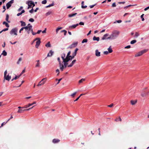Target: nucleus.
Instances as JSON below:
<instances>
[{
	"instance_id": "obj_30",
	"label": "nucleus",
	"mask_w": 149,
	"mask_h": 149,
	"mask_svg": "<svg viewBox=\"0 0 149 149\" xmlns=\"http://www.w3.org/2000/svg\"><path fill=\"white\" fill-rule=\"evenodd\" d=\"M9 17V15L8 14L6 15V20L8 22L10 23V22L8 20Z\"/></svg>"
},
{
	"instance_id": "obj_51",
	"label": "nucleus",
	"mask_w": 149,
	"mask_h": 149,
	"mask_svg": "<svg viewBox=\"0 0 149 149\" xmlns=\"http://www.w3.org/2000/svg\"><path fill=\"white\" fill-rule=\"evenodd\" d=\"M79 24L80 25H84V23L83 22H80L79 24Z\"/></svg>"
},
{
	"instance_id": "obj_47",
	"label": "nucleus",
	"mask_w": 149,
	"mask_h": 149,
	"mask_svg": "<svg viewBox=\"0 0 149 149\" xmlns=\"http://www.w3.org/2000/svg\"><path fill=\"white\" fill-rule=\"evenodd\" d=\"M109 53V52L107 51H104L103 52L104 54L106 55L108 54Z\"/></svg>"
},
{
	"instance_id": "obj_46",
	"label": "nucleus",
	"mask_w": 149,
	"mask_h": 149,
	"mask_svg": "<svg viewBox=\"0 0 149 149\" xmlns=\"http://www.w3.org/2000/svg\"><path fill=\"white\" fill-rule=\"evenodd\" d=\"M70 53H71V52H70V51H69V52H68V54H67V56H67V58H68V56H70Z\"/></svg>"
},
{
	"instance_id": "obj_19",
	"label": "nucleus",
	"mask_w": 149,
	"mask_h": 149,
	"mask_svg": "<svg viewBox=\"0 0 149 149\" xmlns=\"http://www.w3.org/2000/svg\"><path fill=\"white\" fill-rule=\"evenodd\" d=\"M109 35L108 33H106L104 34L103 36V37H102V40H104L105 39H106V37L108 36Z\"/></svg>"
},
{
	"instance_id": "obj_21",
	"label": "nucleus",
	"mask_w": 149,
	"mask_h": 149,
	"mask_svg": "<svg viewBox=\"0 0 149 149\" xmlns=\"http://www.w3.org/2000/svg\"><path fill=\"white\" fill-rule=\"evenodd\" d=\"M108 52L109 53H111L113 52V50L111 48V46H110L107 49Z\"/></svg>"
},
{
	"instance_id": "obj_31",
	"label": "nucleus",
	"mask_w": 149,
	"mask_h": 149,
	"mask_svg": "<svg viewBox=\"0 0 149 149\" xmlns=\"http://www.w3.org/2000/svg\"><path fill=\"white\" fill-rule=\"evenodd\" d=\"M27 27H22L20 29V30H19V33H21V31H22L24 29H25H25H27Z\"/></svg>"
},
{
	"instance_id": "obj_13",
	"label": "nucleus",
	"mask_w": 149,
	"mask_h": 149,
	"mask_svg": "<svg viewBox=\"0 0 149 149\" xmlns=\"http://www.w3.org/2000/svg\"><path fill=\"white\" fill-rule=\"evenodd\" d=\"M77 42H74L69 47L70 48H72L75 47L77 46Z\"/></svg>"
},
{
	"instance_id": "obj_57",
	"label": "nucleus",
	"mask_w": 149,
	"mask_h": 149,
	"mask_svg": "<svg viewBox=\"0 0 149 149\" xmlns=\"http://www.w3.org/2000/svg\"><path fill=\"white\" fill-rule=\"evenodd\" d=\"M87 6H84L83 5L81 6V8H86Z\"/></svg>"
},
{
	"instance_id": "obj_56",
	"label": "nucleus",
	"mask_w": 149,
	"mask_h": 149,
	"mask_svg": "<svg viewBox=\"0 0 149 149\" xmlns=\"http://www.w3.org/2000/svg\"><path fill=\"white\" fill-rule=\"evenodd\" d=\"M113 105V104H111L110 105H108L107 106L108 107H112Z\"/></svg>"
},
{
	"instance_id": "obj_10",
	"label": "nucleus",
	"mask_w": 149,
	"mask_h": 149,
	"mask_svg": "<svg viewBox=\"0 0 149 149\" xmlns=\"http://www.w3.org/2000/svg\"><path fill=\"white\" fill-rule=\"evenodd\" d=\"M79 25L78 24H73L72 25L70 26H69V28L70 29H72L75 28L77 26Z\"/></svg>"
},
{
	"instance_id": "obj_24",
	"label": "nucleus",
	"mask_w": 149,
	"mask_h": 149,
	"mask_svg": "<svg viewBox=\"0 0 149 149\" xmlns=\"http://www.w3.org/2000/svg\"><path fill=\"white\" fill-rule=\"evenodd\" d=\"M45 46L46 47H51V45L50 44V42H48L46 44Z\"/></svg>"
},
{
	"instance_id": "obj_5",
	"label": "nucleus",
	"mask_w": 149,
	"mask_h": 149,
	"mask_svg": "<svg viewBox=\"0 0 149 149\" xmlns=\"http://www.w3.org/2000/svg\"><path fill=\"white\" fill-rule=\"evenodd\" d=\"M25 27H27V29H25V30L27 31L28 34H29L30 33V31H32V25H30L29 26H26Z\"/></svg>"
},
{
	"instance_id": "obj_45",
	"label": "nucleus",
	"mask_w": 149,
	"mask_h": 149,
	"mask_svg": "<svg viewBox=\"0 0 149 149\" xmlns=\"http://www.w3.org/2000/svg\"><path fill=\"white\" fill-rule=\"evenodd\" d=\"M34 19H33L31 18L30 19H29V21L31 22H34Z\"/></svg>"
},
{
	"instance_id": "obj_62",
	"label": "nucleus",
	"mask_w": 149,
	"mask_h": 149,
	"mask_svg": "<svg viewBox=\"0 0 149 149\" xmlns=\"http://www.w3.org/2000/svg\"><path fill=\"white\" fill-rule=\"evenodd\" d=\"M95 5V4H94V5H90V8H93Z\"/></svg>"
},
{
	"instance_id": "obj_52",
	"label": "nucleus",
	"mask_w": 149,
	"mask_h": 149,
	"mask_svg": "<svg viewBox=\"0 0 149 149\" xmlns=\"http://www.w3.org/2000/svg\"><path fill=\"white\" fill-rule=\"evenodd\" d=\"M131 47V46L130 45H128L127 46H126L125 47V49H129Z\"/></svg>"
},
{
	"instance_id": "obj_4",
	"label": "nucleus",
	"mask_w": 149,
	"mask_h": 149,
	"mask_svg": "<svg viewBox=\"0 0 149 149\" xmlns=\"http://www.w3.org/2000/svg\"><path fill=\"white\" fill-rule=\"evenodd\" d=\"M46 81V78H43L40 81L38 84L37 86H40L43 85L45 82Z\"/></svg>"
},
{
	"instance_id": "obj_33",
	"label": "nucleus",
	"mask_w": 149,
	"mask_h": 149,
	"mask_svg": "<svg viewBox=\"0 0 149 149\" xmlns=\"http://www.w3.org/2000/svg\"><path fill=\"white\" fill-rule=\"evenodd\" d=\"M136 42V40H134L131 41L130 42V44H133L135 43Z\"/></svg>"
},
{
	"instance_id": "obj_59",
	"label": "nucleus",
	"mask_w": 149,
	"mask_h": 149,
	"mask_svg": "<svg viewBox=\"0 0 149 149\" xmlns=\"http://www.w3.org/2000/svg\"><path fill=\"white\" fill-rule=\"evenodd\" d=\"M56 72H58V73L57 74V75H59V72H60L59 70L58 69H57L56 70Z\"/></svg>"
},
{
	"instance_id": "obj_44",
	"label": "nucleus",
	"mask_w": 149,
	"mask_h": 149,
	"mask_svg": "<svg viewBox=\"0 0 149 149\" xmlns=\"http://www.w3.org/2000/svg\"><path fill=\"white\" fill-rule=\"evenodd\" d=\"M47 1L46 0H44L42 2V4H45L47 3Z\"/></svg>"
},
{
	"instance_id": "obj_7",
	"label": "nucleus",
	"mask_w": 149,
	"mask_h": 149,
	"mask_svg": "<svg viewBox=\"0 0 149 149\" xmlns=\"http://www.w3.org/2000/svg\"><path fill=\"white\" fill-rule=\"evenodd\" d=\"M14 0H11L8 2L6 4V8L8 9L11 6L12 4L14 3Z\"/></svg>"
},
{
	"instance_id": "obj_42",
	"label": "nucleus",
	"mask_w": 149,
	"mask_h": 149,
	"mask_svg": "<svg viewBox=\"0 0 149 149\" xmlns=\"http://www.w3.org/2000/svg\"><path fill=\"white\" fill-rule=\"evenodd\" d=\"M61 32H64V36H65L66 34V33H67V31H65V30H62V31H61Z\"/></svg>"
},
{
	"instance_id": "obj_1",
	"label": "nucleus",
	"mask_w": 149,
	"mask_h": 149,
	"mask_svg": "<svg viewBox=\"0 0 149 149\" xmlns=\"http://www.w3.org/2000/svg\"><path fill=\"white\" fill-rule=\"evenodd\" d=\"M119 33L120 32L119 31L117 30L113 31L112 32L109 37L107 39L111 40L115 39L118 37Z\"/></svg>"
},
{
	"instance_id": "obj_11",
	"label": "nucleus",
	"mask_w": 149,
	"mask_h": 149,
	"mask_svg": "<svg viewBox=\"0 0 149 149\" xmlns=\"http://www.w3.org/2000/svg\"><path fill=\"white\" fill-rule=\"evenodd\" d=\"M65 54H63L61 56V58L63 60V61H65L66 60L68 59H69L68 58H67V56H66V58H65Z\"/></svg>"
},
{
	"instance_id": "obj_27",
	"label": "nucleus",
	"mask_w": 149,
	"mask_h": 149,
	"mask_svg": "<svg viewBox=\"0 0 149 149\" xmlns=\"http://www.w3.org/2000/svg\"><path fill=\"white\" fill-rule=\"evenodd\" d=\"M3 24H5L6 26L7 27H9V25L8 24L5 22H3Z\"/></svg>"
},
{
	"instance_id": "obj_23",
	"label": "nucleus",
	"mask_w": 149,
	"mask_h": 149,
	"mask_svg": "<svg viewBox=\"0 0 149 149\" xmlns=\"http://www.w3.org/2000/svg\"><path fill=\"white\" fill-rule=\"evenodd\" d=\"M20 22L21 23V26H25L26 25V23L23 21H20Z\"/></svg>"
},
{
	"instance_id": "obj_61",
	"label": "nucleus",
	"mask_w": 149,
	"mask_h": 149,
	"mask_svg": "<svg viewBox=\"0 0 149 149\" xmlns=\"http://www.w3.org/2000/svg\"><path fill=\"white\" fill-rule=\"evenodd\" d=\"M29 12L30 13H33V8H32V9L29 10Z\"/></svg>"
},
{
	"instance_id": "obj_15",
	"label": "nucleus",
	"mask_w": 149,
	"mask_h": 149,
	"mask_svg": "<svg viewBox=\"0 0 149 149\" xmlns=\"http://www.w3.org/2000/svg\"><path fill=\"white\" fill-rule=\"evenodd\" d=\"M69 61V59H68L66 60L65 61H63V62H64V65H63L64 66V68H65L66 66L68 64V62Z\"/></svg>"
},
{
	"instance_id": "obj_2",
	"label": "nucleus",
	"mask_w": 149,
	"mask_h": 149,
	"mask_svg": "<svg viewBox=\"0 0 149 149\" xmlns=\"http://www.w3.org/2000/svg\"><path fill=\"white\" fill-rule=\"evenodd\" d=\"M18 31L17 28L15 27L12 29L10 31V33L12 36H17Z\"/></svg>"
},
{
	"instance_id": "obj_58",
	"label": "nucleus",
	"mask_w": 149,
	"mask_h": 149,
	"mask_svg": "<svg viewBox=\"0 0 149 149\" xmlns=\"http://www.w3.org/2000/svg\"><path fill=\"white\" fill-rule=\"evenodd\" d=\"M62 78H61V79H59L58 80V82L56 84H58L60 83V81L62 80Z\"/></svg>"
},
{
	"instance_id": "obj_12",
	"label": "nucleus",
	"mask_w": 149,
	"mask_h": 149,
	"mask_svg": "<svg viewBox=\"0 0 149 149\" xmlns=\"http://www.w3.org/2000/svg\"><path fill=\"white\" fill-rule=\"evenodd\" d=\"M95 55L96 56L99 57L100 56V52H99L98 49H96L95 51Z\"/></svg>"
},
{
	"instance_id": "obj_18",
	"label": "nucleus",
	"mask_w": 149,
	"mask_h": 149,
	"mask_svg": "<svg viewBox=\"0 0 149 149\" xmlns=\"http://www.w3.org/2000/svg\"><path fill=\"white\" fill-rule=\"evenodd\" d=\"M54 53V52L52 50H50L49 53L47 54V57L51 56Z\"/></svg>"
},
{
	"instance_id": "obj_54",
	"label": "nucleus",
	"mask_w": 149,
	"mask_h": 149,
	"mask_svg": "<svg viewBox=\"0 0 149 149\" xmlns=\"http://www.w3.org/2000/svg\"><path fill=\"white\" fill-rule=\"evenodd\" d=\"M8 28H6L4 29H3L2 30V31L3 32V31H7L8 30Z\"/></svg>"
},
{
	"instance_id": "obj_53",
	"label": "nucleus",
	"mask_w": 149,
	"mask_h": 149,
	"mask_svg": "<svg viewBox=\"0 0 149 149\" xmlns=\"http://www.w3.org/2000/svg\"><path fill=\"white\" fill-rule=\"evenodd\" d=\"M3 8L4 9V10L3 11V13H4L6 10L5 6H3Z\"/></svg>"
},
{
	"instance_id": "obj_26",
	"label": "nucleus",
	"mask_w": 149,
	"mask_h": 149,
	"mask_svg": "<svg viewBox=\"0 0 149 149\" xmlns=\"http://www.w3.org/2000/svg\"><path fill=\"white\" fill-rule=\"evenodd\" d=\"M136 102V101H134L132 100L131 101V103L132 105L135 104Z\"/></svg>"
},
{
	"instance_id": "obj_35",
	"label": "nucleus",
	"mask_w": 149,
	"mask_h": 149,
	"mask_svg": "<svg viewBox=\"0 0 149 149\" xmlns=\"http://www.w3.org/2000/svg\"><path fill=\"white\" fill-rule=\"evenodd\" d=\"M85 80V79L82 78V79H81V80H80L79 81V83H82L83 82V81H84Z\"/></svg>"
},
{
	"instance_id": "obj_39",
	"label": "nucleus",
	"mask_w": 149,
	"mask_h": 149,
	"mask_svg": "<svg viewBox=\"0 0 149 149\" xmlns=\"http://www.w3.org/2000/svg\"><path fill=\"white\" fill-rule=\"evenodd\" d=\"M18 78H19V77H17V76H16L13 79L11 80V81H13L14 80H16V79H18Z\"/></svg>"
},
{
	"instance_id": "obj_29",
	"label": "nucleus",
	"mask_w": 149,
	"mask_h": 149,
	"mask_svg": "<svg viewBox=\"0 0 149 149\" xmlns=\"http://www.w3.org/2000/svg\"><path fill=\"white\" fill-rule=\"evenodd\" d=\"M54 5V2H53V3L52 4H50L46 6V8H49V7H50L51 6H53Z\"/></svg>"
},
{
	"instance_id": "obj_50",
	"label": "nucleus",
	"mask_w": 149,
	"mask_h": 149,
	"mask_svg": "<svg viewBox=\"0 0 149 149\" xmlns=\"http://www.w3.org/2000/svg\"><path fill=\"white\" fill-rule=\"evenodd\" d=\"M116 6V5L115 3H113L112 5V6L113 7H115Z\"/></svg>"
},
{
	"instance_id": "obj_48",
	"label": "nucleus",
	"mask_w": 149,
	"mask_h": 149,
	"mask_svg": "<svg viewBox=\"0 0 149 149\" xmlns=\"http://www.w3.org/2000/svg\"><path fill=\"white\" fill-rule=\"evenodd\" d=\"M23 7L22 6H21L20 8L18 9L17 11L18 12H20L21 10L23 8Z\"/></svg>"
},
{
	"instance_id": "obj_28",
	"label": "nucleus",
	"mask_w": 149,
	"mask_h": 149,
	"mask_svg": "<svg viewBox=\"0 0 149 149\" xmlns=\"http://www.w3.org/2000/svg\"><path fill=\"white\" fill-rule=\"evenodd\" d=\"M78 50V49L77 48L75 49L74 52L72 54L74 55V56H75L77 54V52Z\"/></svg>"
},
{
	"instance_id": "obj_55",
	"label": "nucleus",
	"mask_w": 149,
	"mask_h": 149,
	"mask_svg": "<svg viewBox=\"0 0 149 149\" xmlns=\"http://www.w3.org/2000/svg\"><path fill=\"white\" fill-rule=\"evenodd\" d=\"M146 95V94L145 93H143L141 94V96L143 97L145 96Z\"/></svg>"
},
{
	"instance_id": "obj_20",
	"label": "nucleus",
	"mask_w": 149,
	"mask_h": 149,
	"mask_svg": "<svg viewBox=\"0 0 149 149\" xmlns=\"http://www.w3.org/2000/svg\"><path fill=\"white\" fill-rule=\"evenodd\" d=\"M93 40H97L99 41L100 40V38L99 37H96L95 36H94L93 38Z\"/></svg>"
},
{
	"instance_id": "obj_41",
	"label": "nucleus",
	"mask_w": 149,
	"mask_h": 149,
	"mask_svg": "<svg viewBox=\"0 0 149 149\" xmlns=\"http://www.w3.org/2000/svg\"><path fill=\"white\" fill-rule=\"evenodd\" d=\"M88 41V40L87 39H84L83 40L82 42V43H83L84 42H86Z\"/></svg>"
},
{
	"instance_id": "obj_8",
	"label": "nucleus",
	"mask_w": 149,
	"mask_h": 149,
	"mask_svg": "<svg viewBox=\"0 0 149 149\" xmlns=\"http://www.w3.org/2000/svg\"><path fill=\"white\" fill-rule=\"evenodd\" d=\"M36 40H38L36 42V47L38 48L41 43L40 39L39 38H36Z\"/></svg>"
},
{
	"instance_id": "obj_14",
	"label": "nucleus",
	"mask_w": 149,
	"mask_h": 149,
	"mask_svg": "<svg viewBox=\"0 0 149 149\" xmlns=\"http://www.w3.org/2000/svg\"><path fill=\"white\" fill-rule=\"evenodd\" d=\"M26 3L27 4L28 6V9H29L31 8L32 6L31 1H27L26 2Z\"/></svg>"
},
{
	"instance_id": "obj_43",
	"label": "nucleus",
	"mask_w": 149,
	"mask_h": 149,
	"mask_svg": "<svg viewBox=\"0 0 149 149\" xmlns=\"http://www.w3.org/2000/svg\"><path fill=\"white\" fill-rule=\"evenodd\" d=\"M144 15V14H142L141 16V18L142 19V21H143L144 20V19L143 17Z\"/></svg>"
},
{
	"instance_id": "obj_3",
	"label": "nucleus",
	"mask_w": 149,
	"mask_h": 149,
	"mask_svg": "<svg viewBox=\"0 0 149 149\" xmlns=\"http://www.w3.org/2000/svg\"><path fill=\"white\" fill-rule=\"evenodd\" d=\"M148 49H144L141 51L138 52L135 55V57L139 56H141L143 54L146 53L147 52Z\"/></svg>"
},
{
	"instance_id": "obj_49",
	"label": "nucleus",
	"mask_w": 149,
	"mask_h": 149,
	"mask_svg": "<svg viewBox=\"0 0 149 149\" xmlns=\"http://www.w3.org/2000/svg\"><path fill=\"white\" fill-rule=\"evenodd\" d=\"M139 36V34L138 32H136L135 34V36L136 37H138Z\"/></svg>"
},
{
	"instance_id": "obj_9",
	"label": "nucleus",
	"mask_w": 149,
	"mask_h": 149,
	"mask_svg": "<svg viewBox=\"0 0 149 149\" xmlns=\"http://www.w3.org/2000/svg\"><path fill=\"white\" fill-rule=\"evenodd\" d=\"M4 79H6V80H7L9 81L11 78V76H10L9 75V74H8L7 75L4 76Z\"/></svg>"
},
{
	"instance_id": "obj_25",
	"label": "nucleus",
	"mask_w": 149,
	"mask_h": 149,
	"mask_svg": "<svg viewBox=\"0 0 149 149\" xmlns=\"http://www.w3.org/2000/svg\"><path fill=\"white\" fill-rule=\"evenodd\" d=\"M2 55H3V56H5L7 55V53L6 51L5 50H4L2 53L1 54Z\"/></svg>"
},
{
	"instance_id": "obj_40",
	"label": "nucleus",
	"mask_w": 149,
	"mask_h": 149,
	"mask_svg": "<svg viewBox=\"0 0 149 149\" xmlns=\"http://www.w3.org/2000/svg\"><path fill=\"white\" fill-rule=\"evenodd\" d=\"M52 12L51 11H49L46 14H45V15L46 16H48L49 15H50L51 14V13Z\"/></svg>"
},
{
	"instance_id": "obj_38",
	"label": "nucleus",
	"mask_w": 149,
	"mask_h": 149,
	"mask_svg": "<svg viewBox=\"0 0 149 149\" xmlns=\"http://www.w3.org/2000/svg\"><path fill=\"white\" fill-rule=\"evenodd\" d=\"M40 67V63H37L35 67L36 68H37V67Z\"/></svg>"
},
{
	"instance_id": "obj_16",
	"label": "nucleus",
	"mask_w": 149,
	"mask_h": 149,
	"mask_svg": "<svg viewBox=\"0 0 149 149\" xmlns=\"http://www.w3.org/2000/svg\"><path fill=\"white\" fill-rule=\"evenodd\" d=\"M59 141L60 140L58 139H54L52 140V142L54 143H58Z\"/></svg>"
},
{
	"instance_id": "obj_63",
	"label": "nucleus",
	"mask_w": 149,
	"mask_h": 149,
	"mask_svg": "<svg viewBox=\"0 0 149 149\" xmlns=\"http://www.w3.org/2000/svg\"><path fill=\"white\" fill-rule=\"evenodd\" d=\"M32 5L33 6L32 8L35 6V4L32 1H31Z\"/></svg>"
},
{
	"instance_id": "obj_6",
	"label": "nucleus",
	"mask_w": 149,
	"mask_h": 149,
	"mask_svg": "<svg viewBox=\"0 0 149 149\" xmlns=\"http://www.w3.org/2000/svg\"><path fill=\"white\" fill-rule=\"evenodd\" d=\"M57 60L59 62L61 70V71H63L64 69V66L61 63V61L59 57L58 58Z\"/></svg>"
},
{
	"instance_id": "obj_17",
	"label": "nucleus",
	"mask_w": 149,
	"mask_h": 149,
	"mask_svg": "<svg viewBox=\"0 0 149 149\" xmlns=\"http://www.w3.org/2000/svg\"><path fill=\"white\" fill-rule=\"evenodd\" d=\"M36 102H34L33 103H32L29 104L28 105H26L25 106V108H28V107H30V106L33 105L34 104H36Z\"/></svg>"
},
{
	"instance_id": "obj_64",
	"label": "nucleus",
	"mask_w": 149,
	"mask_h": 149,
	"mask_svg": "<svg viewBox=\"0 0 149 149\" xmlns=\"http://www.w3.org/2000/svg\"><path fill=\"white\" fill-rule=\"evenodd\" d=\"M76 61V60L75 59L71 63H72L73 64H74L75 62Z\"/></svg>"
},
{
	"instance_id": "obj_37",
	"label": "nucleus",
	"mask_w": 149,
	"mask_h": 149,
	"mask_svg": "<svg viewBox=\"0 0 149 149\" xmlns=\"http://www.w3.org/2000/svg\"><path fill=\"white\" fill-rule=\"evenodd\" d=\"M77 92H75L74 93H73L71 95V96L73 97H74L75 95L77 94Z\"/></svg>"
},
{
	"instance_id": "obj_22",
	"label": "nucleus",
	"mask_w": 149,
	"mask_h": 149,
	"mask_svg": "<svg viewBox=\"0 0 149 149\" xmlns=\"http://www.w3.org/2000/svg\"><path fill=\"white\" fill-rule=\"evenodd\" d=\"M77 14V13H75L74 14H70L69 15L68 17H71L74 16Z\"/></svg>"
},
{
	"instance_id": "obj_32",
	"label": "nucleus",
	"mask_w": 149,
	"mask_h": 149,
	"mask_svg": "<svg viewBox=\"0 0 149 149\" xmlns=\"http://www.w3.org/2000/svg\"><path fill=\"white\" fill-rule=\"evenodd\" d=\"M22 59L21 57L19 58L17 63V64H19L20 63V62L22 61Z\"/></svg>"
},
{
	"instance_id": "obj_60",
	"label": "nucleus",
	"mask_w": 149,
	"mask_h": 149,
	"mask_svg": "<svg viewBox=\"0 0 149 149\" xmlns=\"http://www.w3.org/2000/svg\"><path fill=\"white\" fill-rule=\"evenodd\" d=\"M74 64H73L72 63H71L70 65L68 66V67H71Z\"/></svg>"
},
{
	"instance_id": "obj_34",
	"label": "nucleus",
	"mask_w": 149,
	"mask_h": 149,
	"mask_svg": "<svg viewBox=\"0 0 149 149\" xmlns=\"http://www.w3.org/2000/svg\"><path fill=\"white\" fill-rule=\"evenodd\" d=\"M85 94H81L80 96H79L75 100H74V102H75L76 101H77L78 99L82 95H84Z\"/></svg>"
},
{
	"instance_id": "obj_36",
	"label": "nucleus",
	"mask_w": 149,
	"mask_h": 149,
	"mask_svg": "<svg viewBox=\"0 0 149 149\" xmlns=\"http://www.w3.org/2000/svg\"><path fill=\"white\" fill-rule=\"evenodd\" d=\"M23 109H19L17 111V112L18 113H22L23 111H23Z\"/></svg>"
}]
</instances>
